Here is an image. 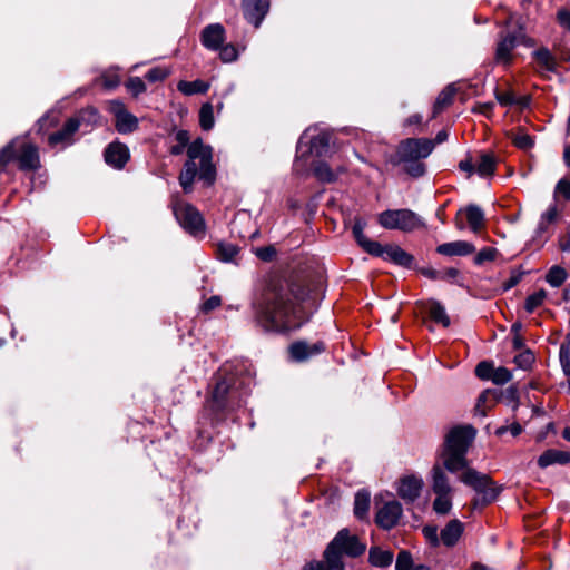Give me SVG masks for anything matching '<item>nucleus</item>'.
<instances>
[{"label": "nucleus", "mask_w": 570, "mask_h": 570, "mask_svg": "<svg viewBox=\"0 0 570 570\" xmlns=\"http://www.w3.org/2000/svg\"><path fill=\"white\" fill-rule=\"evenodd\" d=\"M559 216V208L557 205H551L542 215L538 225L540 232H544L548 226L557 220Z\"/></svg>", "instance_id": "obj_39"}, {"label": "nucleus", "mask_w": 570, "mask_h": 570, "mask_svg": "<svg viewBox=\"0 0 570 570\" xmlns=\"http://www.w3.org/2000/svg\"><path fill=\"white\" fill-rule=\"evenodd\" d=\"M429 315L430 317L436 322L442 324L444 327L450 325V317L448 316L445 308L439 302L433 301L429 304Z\"/></svg>", "instance_id": "obj_34"}, {"label": "nucleus", "mask_w": 570, "mask_h": 570, "mask_svg": "<svg viewBox=\"0 0 570 570\" xmlns=\"http://www.w3.org/2000/svg\"><path fill=\"white\" fill-rule=\"evenodd\" d=\"M229 390L230 383L227 379H219L216 382L210 400L214 410L220 411L226 407V396Z\"/></svg>", "instance_id": "obj_27"}, {"label": "nucleus", "mask_w": 570, "mask_h": 570, "mask_svg": "<svg viewBox=\"0 0 570 570\" xmlns=\"http://www.w3.org/2000/svg\"><path fill=\"white\" fill-rule=\"evenodd\" d=\"M168 75H169V71L166 68L156 67V68L150 69L146 73V79L151 82L161 81V80L166 79L168 77Z\"/></svg>", "instance_id": "obj_49"}, {"label": "nucleus", "mask_w": 570, "mask_h": 570, "mask_svg": "<svg viewBox=\"0 0 570 570\" xmlns=\"http://www.w3.org/2000/svg\"><path fill=\"white\" fill-rule=\"evenodd\" d=\"M214 108L210 102L202 105L199 110V125L204 130H210L214 127Z\"/></svg>", "instance_id": "obj_35"}, {"label": "nucleus", "mask_w": 570, "mask_h": 570, "mask_svg": "<svg viewBox=\"0 0 570 570\" xmlns=\"http://www.w3.org/2000/svg\"><path fill=\"white\" fill-rule=\"evenodd\" d=\"M464 214L468 220L470 228L478 233L484 226V213L476 205H469L464 208H461L456 214L455 225L456 228L462 230L464 229V224L459 219L460 215Z\"/></svg>", "instance_id": "obj_19"}, {"label": "nucleus", "mask_w": 570, "mask_h": 570, "mask_svg": "<svg viewBox=\"0 0 570 570\" xmlns=\"http://www.w3.org/2000/svg\"><path fill=\"white\" fill-rule=\"evenodd\" d=\"M109 111L114 115L116 122V129L120 134L132 132L138 127V119L131 112L127 110L125 105L119 100H112L109 102Z\"/></svg>", "instance_id": "obj_12"}, {"label": "nucleus", "mask_w": 570, "mask_h": 570, "mask_svg": "<svg viewBox=\"0 0 570 570\" xmlns=\"http://www.w3.org/2000/svg\"><path fill=\"white\" fill-rule=\"evenodd\" d=\"M562 196L566 200H570V180L562 178L558 181L554 190V196Z\"/></svg>", "instance_id": "obj_53"}, {"label": "nucleus", "mask_w": 570, "mask_h": 570, "mask_svg": "<svg viewBox=\"0 0 570 570\" xmlns=\"http://www.w3.org/2000/svg\"><path fill=\"white\" fill-rule=\"evenodd\" d=\"M456 94V88L453 85L446 86L438 96L434 104V115L439 114L445 107L452 104Z\"/></svg>", "instance_id": "obj_33"}, {"label": "nucleus", "mask_w": 570, "mask_h": 570, "mask_svg": "<svg viewBox=\"0 0 570 570\" xmlns=\"http://www.w3.org/2000/svg\"><path fill=\"white\" fill-rule=\"evenodd\" d=\"M104 87L108 88V89H111V88H115L119 85V78L118 76H114V77H104Z\"/></svg>", "instance_id": "obj_63"}, {"label": "nucleus", "mask_w": 570, "mask_h": 570, "mask_svg": "<svg viewBox=\"0 0 570 570\" xmlns=\"http://www.w3.org/2000/svg\"><path fill=\"white\" fill-rule=\"evenodd\" d=\"M174 214L184 229L190 234H198L204 230V220L200 213L190 204L176 203Z\"/></svg>", "instance_id": "obj_10"}, {"label": "nucleus", "mask_w": 570, "mask_h": 570, "mask_svg": "<svg viewBox=\"0 0 570 570\" xmlns=\"http://www.w3.org/2000/svg\"><path fill=\"white\" fill-rule=\"evenodd\" d=\"M514 362L521 368H528L534 362V355L531 351L527 350L521 352L519 355L514 357Z\"/></svg>", "instance_id": "obj_46"}, {"label": "nucleus", "mask_w": 570, "mask_h": 570, "mask_svg": "<svg viewBox=\"0 0 570 570\" xmlns=\"http://www.w3.org/2000/svg\"><path fill=\"white\" fill-rule=\"evenodd\" d=\"M459 168L468 174L470 177L475 171V163L469 156L459 163Z\"/></svg>", "instance_id": "obj_57"}, {"label": "nucleus", "mask_w": 570, "mask_h": 570, "mask_svg": "<svg viewBox=\"0 0 570 570\" xmlns=\"http://www.w3.org/2000/svg\"><path fill=\"white\" fill-rule=\"evenodd\" d=\"M379 224L386 229L412 232L422 225L420 217L410 209H387L379 215Z\"/></svg>", "instance_id": "obj_8"}, {"label": "nucleus", "mask_w": 570, "mask_h": 570, "mask_svg": "<svg viewBox=\"0 0 570 570\" xmlns=\"http://www.w3.org/2000/svg\"><path fill=\"white\" fill-rule=\"evenodd\" d=\"M464 531V524L458 520H450L445 527L440 531L441 543L448 548L454 547Z\"/></svg>", "instance_id": "obj_22"}, {"label": "nucleus", "mask_w": 570, "mask_h": 570, "mask_svg": "<svg viewBox=\"0 0 570 570\" xmlns=\"http://www.w3.org/2000/svg\"><path fill=\"white\" fill-rule=\"evenodd\" d=\"M460 481L472 488L480 497L474 500V505L479 503L487 505L493 502L501 492V487L497 485L489 475L475 469H469L461 473Z\"/></svg>", "instance_id": "obj_6"}, {"label": "nucleus", "mask_w": 570, "mask_h": 570, "mask_svg": "<svg viewBox=\"0 0 570 570\" xmlns=\"http://www.w3.org/2000/svg\"><path fill=\"white\" fill-rule=\"evenodd\" d=\"M222 304V298L217 295L209 297L207 301L204 302L202 309L205 313H208L210 311L216 309Z\"/></svg>", "instance_id": "obj_56"}, {"label": "nucleus", "mask_w": 570, "mask_h": 570, "mask_svg": "<svg viewBox=\"0 0 570 570\" xmlns=\"http://www.w3.org/2000/svg\"><path fill=\"white\" fill-rule=\"evenodd\" d=\"M495 170V159L492 154H481L475 161V173L481 177L492 176Z\"/></svg>", "instance_id": "obj_31"}, {"label": "nucleus", "mask_w": 570, "mask_h": 570, "mask_svg": "<svg viewBox=\"0 0 570 570\" xmlns=\"http://www.w3.org/2000/svg\"><path fill=\"white\" fill-rule=\"evenodd\" d=\"M366 546L352 535L347 529L337 532L324 551V561L311 562L305 566L307 570H344L342 556L356 558L363 554Z\"/></svg>", "instance_id": "obj_3"}, {"label": "nucleus", "mask_w": 570, "mask_h": 570, "mask_svg": "<svg viewBox=\"0 0 570 570\" xmlns=\"http://www.w3.org/2000/svg\"><path fill=\"white\" fill-rule=\"evenodd\" d=\"M518 46V38L514 37V33L508 31V32H501L499 35L497 45H495V52H494V60L497 63L509 66L511 65L513 58H514V49Z\"/></svg>", "instance_id": "obj_13"}, {"label": "nucleus", "mask_w": 570, "mask_h": 570, "mask_svg": "<svg viewBox=\"0 0 570 570\" xmlns=\"http://www.w3.org/2000/svg\"><path fill=\"white\" fill-rule=\"evenodd\" d=\"M568 463H570V452L559 449H549L538 458V465L542 469L553 464L563 465Z\"/></svg>", "instance_id": "obj_26"}, {"label": "nucleus", "mask_w": 570, "mask_h": 570, "mask_svg": "<svg viewBox=\"0 0 570 570\" xmlns=\"http://www.w3.org/2000/svg\"><path fill=\"white\" fill-rule=\"evenodd\" d=\"M513 144L522 150H528L533 146V139L528 134H518L513 138Z\"/></svg>", "instance_id": "obj_52"}, {"label": "nucleus", "mask_w": 570, "mask_h": 570, "mask_svg": "<svg viewBox=\"0 0 570 570\" xmlns=\"http://www.w3.org/2000/svg\"><path fill=\"white\" fill-rule=\"evenodd\" d=\"M431 489L435 494L433 511L440 515L449 514L452 510L453 489L439 463H435L431 470Z\"/></svg>", "instance_id": "obj_5"}, {"label": "nucleus", "mask_w": 570, "mask_h": 570, "mask_svg": "<svg viewBox=\"0 0 570 570\" xmlns=\"http://www.w3.org/2000/svg\"><path fill=\"white\" fill-rule=\"evenodd\" d=\"M16 159L22 170H36L40 167L38 147L26 139H16L2 149V163Z\"/></svg>", "instance_id": "obj_7"}, {"label": "nucleus", "mask_w": 570, "mask_h": 570, "mask_svg": "<svg viewBox=\"0 0 570 570\" xmlns=\"http://www.w3.org/2000/svg\"><path fill=\"white\" fill-rule=\"evenodd\" d=\"M493 365L489 362H481L475 367V374L481 380H491L493 373Z\"/></svg>", "instance_id": "obj_47"}, {"label": "nucleus", "mask_w": 570, "mask_h": 570, "mask_svg": "<svg viewBox=\"0 0 570 570\" xmlns=\"http://www.w3.org/2000/svg\"><path fill=\"white\" fill-rule=\"evenodd\" d=\"M309 291L299 284H271L253 303L254 320L265 331H288L302 324L298 303L305 302Z\"/></svg>", "instance_id": "obj_1"}, {"label": "nucleus", "mask_w": 570, "mask_h": 570, "mask_svg": "<svg viewBox=\"0 0 570 570\" xmlns=\"http://www.w3.org/2000/svg\"><path fill=\"white\" fill-rule=\"evenodd\" d=\"M511 372L508 368L500 366L493 370L491 381L494 384H505L511 380Z\"/></svg>", "instance_id": "obj_45"}, {"label": "nucleus", "mask_w": 570, "mask_h": 570, "mask_svg": "<svg viewBox=\"0 0 570 570\" xmlns=\"http://www.w3.org/2000/svg\"><path fill=\"white\" fill-rule=\"evenodd\" d=\"M497 99L502 106H510L515 102V99L511 92L497 94Z\"/></svg>", "instance_id": "obj_60"}, {"label": "nucleus", "mask_w": 570, "mask_h": 570, "mask_svg": "<svg viewBox=\"0 0 570 570\" xmlns=\"http://www.w3.org/2000/svg\"><path fill=\"white\" fill-rule=\"evenodd\" d=\"M533 58L538 62L541 71H554L557 68V60L547 48L535 50Z\"/></svg>", "instance_id": "obj_28"}, {"label": "nucleus", "mask_w": 570, "mask_h": 570, "mask_svg": "<svg viewBox=\"0 0 570 570\" xmlns=\"http://www.w3.org/2000/svg\"><path fill=\"white\" fill-rule=\"evenodd\" d=\"M514 33V37L518 38V45H524L527 47H533L534 46V40L530 37H528L523 29L520 28L519 31L517 32H513Z\"/></svg>", "instance_id": "obj_59"}, {"label": "nucleus", "mask_w": 570, "mask_h": 570, "mask_svg": "<svg viewBox=\"0 0 570 570\" xmlns=\"http://www.w3.org/2000/svg\"><path fill=\"white\" fill-rule=\"evenodd\" d=\"M522 274L519 272H512L507 281L502 283L503 291H509L520 283Z\"/></svg>", "instance_id": "obj_54"}, {"label": "nucleus", "mask_w": 570, "mask_h": 570, "mask_svg": "<svg viewBox=\"0 0 570 570\" xmlns=\"http://www.w3.org/2000/svg\"><path fill=\"white\" fill-rule=\"evenodd\" d=\"M393 553L389 550H382L377 547H373L368 552V561L375 567H387L392 563Z\"/></svg>", "instance_id": "obj_30"}, {"label": "nucleus", "mask_w": 570, "mask_h": 570, "mask_svg": "<svg viewBox=\"0 0 570 570\" xmlns=\"http://www.w3.org/2000/svg\"><path fill=\"white\" fill-rule=\"evenodd\" d=\"M560 363L564 375L569 379L570 389V350L567 347H560Z\"/></svg>", "instance_id": "obj_48"}, {"label": "nucleus", "mask_w": 570, "mask_h": 570, "mask_svg": "<svg viewBox=\"0 0 570 570\" xmlns=\"http://www.w3.org/2000/svg\"><path fill=\"white\" fill-rule=\"evenodd\" d=\"M435 144L428 138H406L399 144L396 156L399 161L404 164V169L413 177H420L425 171L421 159L429 157Z\"/></svg>", "instance_id": "obj_4"}, {"label": "nucleus", "mask_w": 570, "mask_h": 570, "mask_svg": "<svg viewBox=\"0 0 570 570\" xmlns=\"http://www.w3.org/2000/svg\"><path fill=\"white\" fill-rule=\"evenodd\" d=\"M460 275L459 269L454 267L446 268L444 272H441V279L453 281Z\"/></svg>", "instance_id": "obj_62"}, {"label": "nucleus", "mask_w": 570, "mask_h": 570, "mask_svg": "<svg viewBox=\"0 0 570 570\" xmlns=\"http://www.w3.org/2000/svg\"><path fill=\"white\" fill-rule=\"evenodd\" d=\"M371 494L366 490H361L355 494L354 514L358 519L367 517L370 510Z\"/></svg>", "instance_id": "obj_29"}, {"label": "nucleus", "mask_w": 570, "mask_h": 570, "mask_svg": "<svg viewBox=\"0 0 570 570\" xmlns=\"http://www.w3.org/2000/svg\"><path fill=\"white\" fill-rule=\"evenodd\" d=\"M368 254L376 257H382L386 261H391L394 264L403 267H411L414 262V257L411 254L402 249L400 246L393 244L383 246L379 243L377 253Z\"/></svg>", "instance_id": "obj_16"}, {"label": "nucleus", "mask_w": 570, "mask_h": 570, "mask_svg": "<svg viewBox=\"0 0 570 570\" xmlns=\"http://www.w3.org/2000/svg\"><path fill=\"white\" fill-rule=\"evenodd\" d=\"M224 40L225 29L220 23L209 24L202 32V42L210 50L219 49Z\"/></svg>", "instance_id": "obj_23"}, {"label": "nucleus", "mask_w": 570, "mask_h": 570, "mask_svg": "<svg viewBox=\"0 0 570 570\" xmlns=\"http://www.w3.org/2000/svg\"><path fill=\"white\" fill-rule=\"evenodd\" d=\"M256 255L263 261H272L276 255V250L273 246L261 247L256 249Z\"/></svg>", "instance_id": "obj_55"}, {"label": "nucleus", "mask_w": 570, "mask_h": 570, "mask_svg": "<svg viewBox=\"0 0 570 570\" xmlns=\"http://www.w3.org/2000/svg\"><path fill=\"white\" fill-rule=\"evenodd\" d=\"M557 18L560 26L570 31V11L566 9L559 10Z\"/></svg>", "instance_id": "obj_58"}, {"label": "nucleus", "mask_w": 570, "mask_h": 570, "mask_svg": "<svg viewBox=\"0 0 570 570\" xmlns=\"http://www.w3.org/2000/svg\"><path fill=\"white\" fill-rule=\"evenodd\" d=\"M238 254V247L230 243H219L217 245V255L223 262H233Z\"/></svg>", "instance_id": "obj_37"}, {"label": "nucleus", "mask_w": 570, "mask_h": 570, "mask_svg": "<svg viewBox=\"0 0 570 570\" xmlns=\"http://www.w3.org/2000/svg\"><path fill=\"white\" fill-rule=\"evenodd\" d=\"M475 438V430L470 426H458L452 429L445 439L444 449L468 453L469 446Z\"/></svg>", "instance_id": "obj_11"}, {"label": "nucleus", "mask_w": 570, "mask_h": 570, "mask_svg": "<svg viewBox=\"0 0 570 570\" xmlns=\"http://www.w3.org/2000/svg\"><path fill=\"white\" fill-rule=\"evenodd\" d=\"M567 278L566 271L560 266H552L546 275V281L553 287H559Z\"/></svg>", "instance_id": "obj_38"}, {"label": "nucleus", "mask_w": 570, "mask_h": 570, "mask_svg": "<svg viewBox=\"0 0 570 570\" xmlns=\"http://www.w3.org/2000/svg\"><path fill=\"white\" fill-rule=\"evenodd\" d=\"M420 273L430 279H439L441 277V272L434 269L433 267L420 268Z\"/></svg>", "instance_id": "obj_61"}, {"label": "nucleus", "mask_w": 570, "mask_h": 570, "mask_svg": "<svg viewBox=\"0 0 570 570\" xmlns=\"http://www.w3.org/2000/svg\"><path fill=\"white\" fill-rule=\"evenodd\" d=\"M402 513L403 509L399 501H387L377 510L375 522L380 528L390 530L397 524Z\"/></svg>", "instance_id": "obj_14"}, {"label": "nucleus", "mask_w": 570, "mask_h": 570, "mask_svg": "<svg viewBox=\"0 0 570 570\" xmlns=\"http://www.w3.org/2000/svg\"><path fill=\"white\" fill-rule=\"evenodd\" d=\"M177 89L186 95L191 96L195 94H205L209 89V85L203 80H194V81H179L177 85Z\"/></svg>", "instance_id": "obj_32"}, {"label": "nucleus", "mask_w": 570, "mask_h": 570, "mask_svg": "<svg viewBox=\"0 0 570 570\" xmlns=\"http://www.w3.org/2000/svg\"><path fill=\"white\" fill-rule=\"evenodd\" d=\"M126 87L130 92L135 96L144 92L146 90V86L144 81L139 77H131L128 79Z\"/></svg>", "instance_id": "obj_51"}, {"label": "nucleus", "mask_w": 570, "mask_h": 570, "mask_svg": "<svg viewBox=\"0 0 570 570\" xmlns=\"http://www.w3.org/2000/svg\"><path fill=\"white\" fill-rule=\"evenodd\" d=\"M105 160L108 165L120 169L129 160V150L126 145L120 142L110 144L105 150Z\"/></svg>", "instance_id": "obj_21"}, {"label": "nucleus", "mask_w": 570, "mask_h": 570, "mask_svg": "<svg viewBox=\"0 0 570 570\" xmlns=\"http://www.w3.org/2000/svg\"><path fill=\"white\" fill-rule=\"evenodd\" d=\"M325 350L323 342L308 344L307 342H295L289 346V353L293 360L297 362L305 361L311 356L317 355Z\"/></svg>", "instance_id": "obj_20"}, {"label": "nucleus", "mask_w": 570, "mask_h": 570, "mask_svg": "<svg viewBox=\"0 0 570 570\" xmlns=\"http://www.w3.org/2000/svg\"><path fill=\"white\" fill-rule=\"evenodd\" d=\"M366 227V222L363 218H355L352 233L357 242V244L363 248L366 253H377L379 242L372 240L365 236L364 229Z\"/></svg>", "instance_id": "obj_25"}, {"label": "nucleus", "mask_w": 570, "mask_h": 570, "mask_svg": "<svg viewBox=\"0 0 570 570\" xmlns=\"http://www.w3.org/2000/svg\"><path fill=\"white\" fill-rule=\"evenodd\" d=\"M314 174L323 183H332L337 178V173H334L331 167L323 161L314 166Z\"/></svg>", "instance_id": "obj_36"}, {"label": "nucleus", "mask_w": 570, "mask_h": 570, "mask_svg": "<svg viewBox=\"0 0 570 570\" xmlns=\"http://www.w3.org/2000/svg\"><path fill=\"white\" fill-rule=\"evenodd\" d=\"M497 256H498L497 248H494V247H484L474 257V263L476 265H482L485 262L494 261L497 258Z\"/></svg>", "instance_id": "obj_42"}, {"label": "nucleus", "mask_w": 570, "mask_h": 570, "mask_svg": "<svg viewBox=\"0 0 570 570\" xmlns=\"http://www.w3.org/2000/svg\"><path fill=\"white\" fill-rule=\"evenodd\" d=\"M441 463L438 462L442 470H448L451 473H456L459 471H462V473L469 469V461L466 459V453H461L458 451H452L444 449L442 450L440 454Z\"/></svg>", "instance_id": "obj_18"}, {"label": "nucleus", "mask_w": 570, "mask_h": 570, "mask_svg": "<svg viewBox=\"0 0 570 570\" xmlns=\"http://www.w3.org/2000/svg\"><path fill=\"white\" fill-rule=\"evenodd\" d=\"M330 137L326 134H318L313 137L311 141V151L316 156H322L323 153L328 148Z\"/></svg>", "instance_id": "obj_41"}, {"label": "nucleus", "mask_w": 570, "mask_h": 570, "mask_svg": "<svg viewBox=\"0 0 570 570\" xmlns=\"http://www.w3.org/2000/svg\"><path fill=\"white\" fill-rule=\"evenodd\" d=\"M219 57L224 62H232L237 59L238 51L233 45H226L220 49Z\"/></svg>", "instance_id": "obj_50"}, {"label": "nucleus", "mask_w": 570, "mask_h": 570, "mask_svg": "<svg viewBox=\"0 0 570 570\" xmlns=\"http://www.w3.org/2000/svg\"><path fill=\"white\" fill-rule=\"evenodd\" d=\"M423 487L424 482L421 476L406 475L399 480L396 492L406 503H413L421 495Z\"/></svg>", "instance_id": "obj_15"}, {"label": "nucleus", "mask_w": 570, "mask_h": 570, "mask_svg": "<svg viewBox=\"0 0 570 570\" xmlns=\"http://www.w3.org/2000/svg\"><path fill=\"white\" fill-rule=\"evenodd\" d=\"M412 556L409 551L402 550L396 558L395 570H412Z\"/></svg>", "instance_id": "obj_43"}, {"label": "nucleus", "mask_w": 570, "mask_h": 570, "mask_svg": "<svg viewBox=\"0 0 570 570\" xmlns=\"http://www.w3.org/2000/svg\"><path fill=\"white\" fill-rule=\"evenodd\" d=\"M245 19L258 28L269 9V0H243Z\"/></svg>", "instance_id": "obj_17"}, {"label": "nucleus", "mask_w": 570, "mask_h": 570, "mask_svg": "<svg viewBox=\"0 0 570 570\" xmlns=\"http://www.w3.org/2000/svg\"><path fill=\"white\" fill-rule=\"evenodd\" d=\"M436 252L444 256H466L474 253L475 247L466 240H455L439 245Z\"/></svg>", "instance_id": "obj_24"}, {"label": "nucleus", "mask_w": 570, "mask_h": 570, "mask_svg": "<svg viewBox=\"0 0 570 570\" xmlns=\"http://www.w3.org/2000/svg\"><path fill=\"white\" fill-rule=\"evenodd\" d=\"M85 115H89V120L96 121L98 111L95 108H88L80 112L79 117L69 118L63 127L48 137V144L51 147H66L73 142V135L78 131L80 122L85 119Z\"/></svg>", "instance_id": "obj_9"}, {"label": "nucleus", "mask_w": 570, "mask_h": 570, "mask_svg": "<svg viewBox=\"0 0 570 570\" xmlns=\"http://www.w3.org/2000/svg\"><path fill=\"white\" fill-rule=\"evenodd\" d=\"M547 298V292L544 289H539L538 292L531 294L525 299L524 308L528 313H532L539 306H541Z\"/></svg>", "instance_id": "obj_40"}, {"label": "nucleus", "mask_w": 570, "mask_h": 570, "mask_svg": "<svg viewBox=\"0 0 570 570\" xmlns=\"http://www.w3.org/2000/svg\"><path fill=\"white\" fill-rule=\"evenodd\" d=\"M176 145L170 147L171 155H180L187 148L188 159L179 175V184L185 193H190L193 183L198 175L207 185H212L216 178V169L213 164V149L202 139L189 144L190 136L187 130H178L175 134Z\"/></svg>", "instance_id": "obj_2"}, {"label": "nucleus", "mask_w": 570, "mask_h": 570, "mask_svg": "<svg viewBox=\"0 0 570 570\" xmlns=\"http://www.w3.org/2000/svg\"><path fill=\"white\" fill-rule=\"evenodd\" d=\"M560 248L563 252H570V233L560 239Z\"/></svg>", "instance_id": "obj_64"}, {"label": "nucleus", "mask_w": 570, "mask_h": 570, "mask_svg": "<svg viewBox=\"0 0 570 570\" xmlns=\"http://www.w3.org/2000/svg\"><path fill=\"white\" fill-rule=\"evenodd\" d=\"M422 532L425 539L429 541L431 547H439L441 544L440 533L438 532V528L435 525H425L422 529Z\"/></svg>", "instance_id": "obj_44"}]
</instances>
